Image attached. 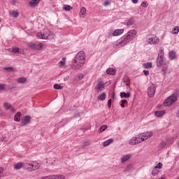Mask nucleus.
Instances as JSON below:
<instances>
[{
	"instance_id": "aec40b11",
	"label": "nucleus",
	"mask_w": 179,
	"mask_h": 179,
	"mask_svg": "<svg viewBox=\"0 0 179 179\" xmlns=\"http://www.w3.org/2000/svg\"><path fill=\"white\" fill-rule=\"evenodd\" d=\"M20 117H22V113L17 112L14 117V121L15 122H20Z\"/></svg>"
},
{
	"instance_id": "2eb2a0df",
	"label": "nucleus",
	"mask_w": 179,
	"mask_h": 179,
	"mask_svg": "<svg viewBox=\"0 0 179 179\" xmlns=\"http://www.w3.org/2000/svg\"><path fill=\"white\" fill-rule=\"evenodd\" d=\"M40 3V0H31L29 3V5L31 6L32 8H36L37 5Z\"/></svg>"
},
{
	"instance_id": "3c124183",
	"label": "nucleus",
	"mask_w": 179,
	"mask_h": 179,
	"mask_svg": "<svg viewBox=\"0 0 179 179\" xmlns=\"http://www.w3.org/2000/svg\"><path fill=\"white\" fill-rule=\"evenodd\" d=\"M108 5H110V1H105L103 2V6H108Z\"/></svg>"
},
{
	"instance_id": "f704fd0d",
	"label": "nucleus",
	"mask_w": 179,
	"mask_h": 179,
	"mask_svg": "<svg viewBox=\"0 0 179 179\" xmlns=\"http://www.w3.org/2000/svg\"><path fill=\"white\" fill-rule=\"evenodd\" d=\"M3 107L6 108V110H10V108H12V105L8 102H6L3 103Z\"/></svg>"
},
{
	"instance_id": "680f3d73",
	"label": "nucleus",
	"mask_w": 179,
	"mask_h": 179,
	"mask_svg": "<svg viewBox=\"0 0 179 179\" xmlns=\"http://www.w3.org/2000/svg\"><path fill=\"white\" fill-rule=\"evenodd\" d=\"M113 97H114V93L113 94Z\"/></svg>"
},
{
	"instance_id": "a18cd8bd",
	"label": "nucleus",
	"mask_w": 179,
	"mask_h": 179,
	"mask_svg": "<svg viewBox=\"0 0 179 179\" xmlns=\"http://www.w3.org/2000/svg\"><path fill=\"white\" fill-rule=\"evenodd\" d=\"M142 8H148L149 6V3H148V1H143L141 3Z\"/></svg>"
},
{
	"instance_id": "7c9ffc66",
	"label": "nucleus",
	"mask_w": 179,
	"mask_h": 179,
	"mask_svg": "<svg viewBox=\"0 0 179 179\" xmlns=\"http://www.w3.org/2000/svg\"><path fill=\"white\" fill-rule=\"evenodd\" d=\"M85 13H86V8L82 7L80 11V17H85Z\"/></svg>"
},
{
	"instance_id": "393cba45",
	"label": "nucleus",
	"mask_w": 179,
	"mask_h": 179,
	"mask_svg": "<svg viewBox=\"0 0 179 179\" xmlns=\"http://www.w3.org/2000/svg\"><path fill=\"white\" fill-rule=\"evenodd\" d=\"M169 58L171 61L175 59V58H176V52L174 50H172V51L169 52Z\"/></svg>"
},
{
	"instance_id": "e433bc0d",
	"label": "nucleus",
	"mask_w": 179,
	"mask_h": 179,
	"mask_svg": "<svg viewBox=\"0 0 179 179\" xmlns=\"http://www.w3.org/2000/svg\"><path fill=\"white\" fill-rule=\"evenodd\" d=\"M53 179H65V176L64 175H53Z\"/></svg>"
},
{
	"instance_id": "ea45409f",
	"label": "nucleus",
	"mask_w": 179,
	"mask_h": 179,
	"mask_svg": "<svg viewBox=\"0 0 179 179\" xmlns=\"http://www.w3.org/2000/svg\"><path fill=\"white\" fill-rule=\"evenodd\" d=\"M66 62V58L63 57L62 60L59 62V65H61L62 66H65Z\"/></svg>"
},
{
	"instance_id": "2f4dec72",
	"label": "nucleus",
	"mask_w": 179,
	"mask_h": 179,
	"mask_svg": "<svg viewBox=\"0 0 179 179\" xmlns=\"http://www.w3.org/2000/svg\"><path fill=\"white\" fill-rule=\"evenodd\" d=\"M124 89L127 91L131 90V83H126L123 84Z\"/></svg>"
},
{
	"instance_id": "f3484780",
	"label": "nucleus",
	"mask_w": 179,
	"mask_h": 179,
	"mask_svg": "<svg viewBox=\"0 0 179 179\" xmlns=\"http://www.w3.org/2000/svg\"><path fill=\"white\" fill-rule=\"evenodd\" d=\"M113 142H114V140L113 138H109L103 143V146L104 148H107V146H108L109 145H111Z\"/></svg>"
},
{
	"instance_id": "b1692460",
	"label": "nucleus",
	"mask_w": 179,
	"mask_h": 179,
	"mask_svg": "<svg viewBox=\"0 0 179 179\" xmlns=\"http://www.w3.org/2000/svg\"><path fill=\"white\" fill-rule=\"evenodd\" d=\"M116 70L113 68H108L106 70V73L108 75H115Z\"/></svg>"
},
{
	"instance_id": "09e8293b",
	"label": "nucleus",
	"mask_w": 179,
	"mask_h": 179,
	"mask_svg": "<svg viewBox=\"0 0 179 179\" xmlns=\"http://www.w3.org/2000/svg\"><path fill=\"white\" fill-rule=\"evenodd\" d=\"M6 86V85H5V84H0V91L2 92L3 90H5Z\"/></svg>"
},
{
	"instance_id": "a878e982",
	"label": "nucleus",
	"mask_w": 179,
	"mask_h": 179,
	"mask_svg": "<svg viewBox=\"0 0 179 179\" xmlns=\"http://www.w3.org/2000/svg\"><path fill=\"white\" fill-rule=\"evenodd\" d=\"M106 97H107V94L106 92H103L98 96V100H100V101H104V100H106Z\"/></svg>"
},
{
	"instance_id": "5fc2aeb1",
	"label": "nucleus",
	"mask_w": 179,
	"mask_h": 179,
	"mask_svg": "<svg viewBox=\"0 0 179 179\" xmlns=\"http://www.w3.org/2000/svg\"><path fill=\"white\" fill-rule=\"evenodd\" d=\"M64 81L69 80V76H66V77H64Z\"/></svg>"
},
{
	"instance_id": "4c0bfd02",
	"label": "nucleus",
	"mask_w": 179,
	"mask_h": 179,
	"mask_svg": "<svg viewBox=\"0 0 179 179\" xmlns=\"http://www.w3.org/2000/svg\"><path fill=\"white\" fill-rule=\"evenodd\" d=\"M10 16H12V17H17V16H19V13L13 10L10 13Z\"/></svg>"
},
{
	"instance_id": "e2e57ef3",
	"label": "nucleus",
	"mask_w": 179,
	"mask_h": 179,
	"mask_svg": "<svg viewBox=\"0 0 179 179\" xmlns=\"http://www.w3.org/2000/svg\"><path fill=\"white\" fill-rule=\"evenodd\" d=\"M0 23H1V20H0Z\"/></svg>"
},
{
	"instance_id": "37998d69",
	"label": "nucleus",
	"mask_w": 179,
	"mask_h": 179,
	"mask_svg": "<svg viewBox=\"0 0 179 179\" xmlns=\"http://www.w3.org/2000/svg\"><path fill=\"white\" fill-rule=\"evenodd\" d=\"M54 89H56L57 90H61L62 89V86L59 84H55L53 86Z\"/></svg>"
},
{
	"instance_id": "5701e85b",
	"label": "nucleus",
	"mask_w": 179,
	"mask_h": 179,
	"mask_svg": "<svg viewBox=\"0 0 179 179\" xmlns=\"http://www.w3.org/2000/svg\"><path fill=\"white\" fill-rule=\"evenodd\" d=\"M17 82L20 84L26 83V82H27V78H26L25 77H20L17 78Z\"/></svg>"
},
{
	"instance_id": "864d4df0",
	"label": "nucleus",
	"mask_w": 179,
	"mask_h": 179,
	"mask_svg": "<svg viewBox=\"0 0 179 179\" xmlns=\"http://www.w3.org/2000/svg\"><path fill=\"white\" fill-rule=\"evenodd\" d=\"M108 108H111V99L108 101Z\"/></svg>"
},
{
	"instance_id": "79ce46f5",
	"label": "nucleus",
	"mask_w": 179,
	"mask_h": 179,
	"mask_svg": "<svg viewBox=\"0 0 179 179\" xmlns=\"http://www.w3.org/2000/svg\"><path fill=\"white\" fill-rule=\"evenodd\" d=\"M152 176H157L159 174V170H157V169H156L155 167L152 169Z\"/></svg>"
},
{
	"instance_id": "cd10ccee",
	"label": "nucleus",
	"mask_w": 179,
	"mask_h": 179,
	"mask_svg": "<svg viewBox=\"0 0 179 179\" xmlns=\"http://www.w3.org/2000/svg\"><path fill=\"white\" fill-rule=\"evenodd\" d=\"M107 128H108V126H107V124H103L99 127L98 132L99 134H101V132H104V131L107 129Z\"/></svg>"
},
{
	"instance_id": "6ab92c4d",
	"label": "nucleus",
	"mask_w": 179,
	"mask_h": 179,
	"mask_svg": "<svg viewBox=\"0 0 179 179\" xmlns=\"http://www.w3.org/2000/svg\"><path fill=\"white\" fill-rule=\"evenodd\" d=\"M120 97L121 99H129L131 97V93L130 92H121L120 93Z\"/></svg>"
},
{
	"instance_id": "f257e3e1",
	"label": "nucleus",
	"mask_w": 179,
	"mask_h": 179,
	"mask_svg": "<svg viewBox=\"0 0 179 179\" xmlns=\"http://www.w3.org/2000/svg\"><path fill=\"white\" fill-rule=\"evenodd\" d=\"M85 62H86V53H85V52L83 51H80L77 53L76 57L73 58L71 64V68L73 71H78L85 65Z\"/></svg>"
},
{
	"instance_id": "dca6fc26",
	"label": "nucleus",
	"mask_w": 179,
	"mask_h": 179,
	"mask_svg": "<svg viewBox=\"0 0 179 179\" xmlns=\"http://www.w3.org/2000/svg\"><path fill=\"white\" fill-rule=\"evenodd\" d=\"M37 37H38V38H41L42 40H48V36L41 32L37 34Z\"/></svg>"
},
{
	"instance_id": "72a5a7b5",
	"label": "nucleus",
	"mask_w": 179,
	"mask_h": 179,
	"mask_svg": "<svg viewBox=\"0 0 179 179\" xmlns=\"http://www.w3.org/2000/svg\"><path fill=\"white\" fill-rule=\"evenodd\" d=\"M3 70L6 71V72H13V66H6L3 68Z\"/></svg>"
},
{
	"instance_id": "4468645a",
	"label": "nucleus",
	"mask_w": 179,
	"mask_h": 179,
	"mask_svg": "<svg viewBox=\"0 0 179 179\" xmlns=\"http://www.w3.org/2000/svg\"><path fill=\"white\" fill-rule=\"evenodd\" d=\"M31 118L30 117V115H26L24 118V120L21 122L22 127H26L27 124L30 123Z\"/></svg>"
},
{
	"instance_id": "473e14b6",
	"label": "nucleus",
	"mask_w": 179,
	"mask_h": 179,
	"mask_svg": "<svg viewBox=\"0 0 179 179\" xmlns=\"http://www.w3.org/2000/svg\"><path fill=\"white\" fill-rule=\"evenodd\" d=\"M63 9L64 10H66L67 12H69V10H72V7H71V6L69 5H64L63 6Z\"/></svg>"
},
{
	"instance_id": "603ef678",
	"label": "nucleus",
	"mask_w": 179,
	"mask_h": 179,
	"mask_svg": "<svg viewBox=\"0 0 179 179\" xmlns=\"http://www.w3.org/2000/svg\"><path fill=\"white\" fill-rule=\"evenodd\" d=\"M143 72L144 75H145V76H149V71H148V70H143Z\"/></svg>"
},
{
	"instance_id": "49530a36",
	"label": "nucleus",
	"mask_w": 179,
	"mask_h": 179,
	"mask_svg": "<svg viewBox=\"0 0 179 179\" xmlns=\"http://www.w3.org/2000/svg\"><path fill=\"white\" fill-rule=\"evenodd\" d=\"M163 167V164L159 162L157 166H155V169H162Z\"/></svg>"
},
{
	"instance_id": "c756f323",
	"label": "nucleus",
	"mask_w": 179,
	"mask_h": 179,
	"mask_svg": "<svg viewBox=\"0 0 179 179\" xmlns=\"http://www.w3.org/2000/svg\"><path fill=\"white\" fill-rule=\"evenodd\" d=\"M143 68H145V69H149L150 68H152V66H153V64H152V62H147L143 64Z\"/></svg>"
},
{
	"instance_id": "052dcab7",
	"label": "nucleus",
	"mask_w": 179,
	"mask_h": 179,
	"mask_svg": "<svg viewBox=\"0 0 179 179\" xmlns=\"http://www.w3.org/2000/svg\"><path fill=\"white\" fill-rule=\"evenodd\" d=\"M78 79H83V75L80 76Z\"/></svg>"
},
{
	"instance_id": "58836bf2",
	"label": "nucleus",
	"mask_w": 179,
	"mask_h": 179,
	"mask_svg": "<svg viewBox=\"0 0 179 179\" xmlns=\"http://www.w3.org/2000/svg\"><path fill=\"white\" fill-rule=\"evenodd\" d=\"M178 32H179V27L176 26L173 29L172 33L173 34H178Z\"/></svg>"
},
{
	"instance_id": "c9c22d12",
	"label": "nucleus",
	"mask_w": 179,
	"mask_h": 179,
	"mask_svg": "<svg viewBox=\"0 0 179 179\" xmlns=\"http://www.w3.org/2000/svg\"><path fill=\"white\" fill-rule=\"evenodd\" d=\"M167 64H165L162 66V72L164 73V75H166V73H167Z\"/></svg>"
},
{
	"instance_id": "4be33fe9",
	"label": "nucleus",
	"mask_w": 179,
	"mask_h": 179,
	"mask_svg": "<svg viewBox=\"0 0 179 179\" xmlns=\"http://www.w3.org/2000/svg\"><path fill=\"white\" fill-rule=\"evenodd\" d=\"M164 114H166V112L164 110H157V111H155V117H163Z\"/></svg>"
},
{
	"instance_id": "4d7b16f0",
	"label": "nucleus",
	"mask_w": 179,
	"mask_h": 179,
	"mask_svg": "<svg viewBox=\"0 0 179 179\" xmlns=\"http://www.w3.org/2000/svg\"><path fill=\"white\" fill-rule=\"evenodd\" d=\"M10 110H11V111H13V113H15L16 110H15V108H12V106H11V108H10Z\"/></svg>"
},
{
	"instance_id": "412c9836",
	"label": "nucleus",
	"mask_w": 179,
	"mask_h": 179,
	"mask_svg": "<svg viewBox=\"0 0 179 179\" xmlns=\"http://www.w3.org/2000/svg\"><path fill=\"white\" fill-rule=\"evenodd\" d=\"M131 159V155H125L121 158V163H125V162H128Z\"/></svg>"
},
{
	"instance_id": "a19ab883",
	"label": "nucleus",
	"mask_w": 179,
	"mask_h": 179,
	"mask_svg": "<svg viewBox=\"0 0 179 179\" xmlns=\"http://www.w3.org/2000/svg\"><path fill=\"white\" fill-rule=\"evenodd\" d=\"M122 82H123V84H124V83H131V82L129 81V76H124V77L123 78V79H122Z\"/></svg>"
},
{
	"instance_id": "9b49d317",
	"label": "nucleus",
	"mask_w": 179,
	"mask_h": 179,
	"mask_svg": "<svg viewBox=\"0 0 179 179\" xmlns=\"http://www.w3.org/2000/svg\"><path fill=\"white\" fill-rule=\"evenodd\" d=\"M159 42L160 39H159L156 36H150L148 40V43H149V44H159Z\"/></svg>"
},
{
	"instance_id": "7ed1b4c3",
	"label": "nucleus",
	"mask_w": 179,
	"mask_h": 179,
	"mask_svg": "<svg viewBox=\"0 0 179 179\" xmlns=\"http://www.w3.org/2000/svg\"><path fill=\"white\" fill-rule=\"evenodd\" d=\"M127 44H129L135 37H136V31L131 29L124 36H122Z\"/></svg>"
},
{
	"instance_id": "0eeeda50",
	"label": "nucleus",
	"mask_w": 179,
	"mask_h": 179,
	"mask_svg": "<svg viewBox=\"0 0 179 179\" xmlns=\"http://www.w3.org/2000/svg\"><path fill=\"white\" fill-rule=\"evenodd\" d=\"M152 135H153V132L147 131V132L141 133L138 136L139 137V139H140L141 142L142 143L144 141H146V140L149 139V138H151V136Z\"/></svg>"
},
{
	"instance_id": "bf43d9fd",
	"label": "nucleus",
	"mask_w": 179,
	"mask_h": 179,
	"mask_svg": "<svg viewBox=\"0 0 179 179\" xmlns=\"http://www.w3.org/2000/svg\"><path fill=\"white\" fill-rule=\"evenodd\" d=\"M176 117H177L178 118H179V110H178V112H177V113H176Z\"/></svg>"
},
{
	"instance_id": "f8f14e48",
	"label": "nucleus",
	"mask_w": 179,
	"mask_h": 179,
	"mask_svg": "<svg viewBox=\"0 0 179 179\" xmlns=\"http://www.w3.org/2000/svg\"><path fill=\"white\" fill-rule=\"evenodd\" d=\"M141 138H139V136H137L136 137H133L129 141V144L135 145H138V143H141Z\"/></svg>"
},
{
	"instance_id": "c85d7f7f",
	"label": "nucleus",
	"mask_w": 179,
	"mask_h": 179,
	"mask_svg": "<svg viewBox=\"0 0 179 179\" xmlns=\"http://www.w3.org/2000/svg\"><path fill=\"white\" fill-rule=\"evenodd\" d=\"M22 167H23V163L22 162H18L14 165L15 170H20Z\"/></svg>"
},
{
	"instance_id": "c03bdc74",
	"label": "nucleus",
	"mask_w": 179,
	"mask_h": 179,
	"mask_svg": "<svg viewBox=\"0 0 179 179\" xmlns=\"http://www.w3.org/2000/svg\"><path fill=\"white\" fill-rule=\"evenodd\" d=\"M13 52L14 54H20V50L19 48H13Z\"/></svg>"
},
{
	"instance_id": "de8ad7c7",
	"label": "nucleus",
	"mask_w": 179,
	"mask_h": 179,
	"mask_svg": "<svg viewBox=\"0 0 179 179\" xmlns=\"http://www.w3.org/2000/svg\"><path fill=\"white\" fill-rule=\"evenodd\" d=\"M41 179H53V175H50L48 176H43Z\"/></svg>"
},
{
	"instance_id": "bb28decb",
	"label": "nucleus",
	"mask_w": 179,
	"mask_h": 179,
	"mask_svg": "<svg viewBox=\"0 0 179 179\" xmlns=\"http://www.w3.org/2000/svg\"><path fill=\"white\" fill-rule=\"evenodd\" d=\"M134 23H135V17H131L128 20L127 22V26H132Z\"/></svg>"
},
{
	"instance_id": "8fccbe9b",
	"label": "nucleus",
	"mask_w": 179,
	"mask_h": 179,
	"mask_svg": "<svg viewBox=\"0 0 179 179\" xmlns=\"http://www.w3.org/2000/svg\"><path fill=\"white\" fill-rule=\"evenodd\" d=\"M127 103H128V101L127 100H122V103H121V107L124 108L125 107V105L124 104H127Z\"/></svg>"
},
{
	"instance_id": "20e7f679",
	"label": "nucleus",
	"mask_w": 179,
	"mask_h": 179,
	"mask_svg": "<svg viewBox=\"0 0 179 179\" xmlns=\"http://www.w3.org/2000/svg\"><path fill=\"white\" fill-rule=\"evenodd\" d=\"M28 47L34 51H41L44 48V43L30 42L28 43Z\"/></svg>"
},
{
	"instance_id": "f03ea898",
	"label": "nucleus",
	"mask_w": 179,
	"mask_h": 179,
	"mask_svg": "<svg viewBox=\"0 0 179 179\" xmlns=\"http://www.w3.org/2000/svg\"><path fill=\"white\" fill-rule=\"evenodd\" d=\"M178 100V91H175L173 93L166 98L163 104L165 107H169V106H171V104H174V103L177 102Z\"/></svg>"
},
{
	"instance_id": "6e6d98bb",
	"label": "nucleus",
	"mask_w": 179,
	"mask_h": 179,
	"mask_svg": "<svg viewBox=\"0 0 179 179\" xmlns=\"http://www.w3.org/2000/svg\"><path fill=\"white\" fill-rule=\"evenodd\" d=\"M133 3H138V0H131Z\"/></svg>"
},
{
	"instance_id": "13d9d810",
	"label": "nucleus",
	"mask_w": 179,
	"mask_h": 179,
	"mask_svg": "<svg viewBox=\"0 0 179 179\" xmlns=\"http://www.w3.org/2000/svg\"><path fill=\"white\" fill-rule=\"evenodd\" d=\"M1 173H3V168H0V176Z\"/></svg>"
},
{
	"instance_id": "39448f33",
	"label": "nucleus",
	"mask_w": 179,
	"mask_h": 179,
	"mask_svg": "<svg viewBox=\"0 0 179 179\" xmlns=\"http://www.w3.org/2000/svg\"><path fill=\"white\" fill-rule=\"evenodd\" d=\"M40 169V164L36 161L31 162L27 164V170L28 171H34L37 169Z\"/></svg>"
},
{
	"instance_id": "1a4fd4ad",
	"label": "nucleus",
	"mask_w": 179,
	"mask_h": 179,
	"mask_svg": "<svg viewBox=\"0 0 179 179\" xmlns=\"http://www.w3.org/2000/svg\"><path fill=\"white\" fill-rule=\"evenodd\" d=\"M104 89H106V85H104V83L103 82V80H99L96 86V90L97 91V93L103 92Z\"/></svg>"
},
{
	"instance_id": "a211bd4d",
	"label": "nucleus",
	"mask_w": 179,
	"mask_h": 179,
	"mask_svg": "<svg viewBox=\"0 0 179 179\" xmlns=\"http://www.w3.org/2000/svg\"><path fill=\"white\" fill-rule=\"evenodd\" d=\"M157 57L164 58V48H159Z\"/></svg>"
},
{
	"instance_id": "6e6552de",
	"label": "nucleus",
	"mask_w": 179,
	"mask_h": 179,
	"mask_svg": "<svg viewBox=\"0 0 179 179\" xmlns=\"http://www.w3.org/2000/svg\"><path fill=\"white\" fill-rule=\"evenodd\" d=\"M124 34V29H117L115 30L111 29L108 33L109 37L113 36V37H118V36H121V34Z\"/></svg>"
},
{
	"instance_id": "423d86ee",
	"label": "nucleus",
	"mask_w": 179,
	"mask_h": 179,
	"mask_svg": "<svg viewBox=\"0 0 179 179\" xmlns=\"http://www.w3.org/2000/svg\"><path fill=\"white\" fill-rule=\"evenodd\" d=\"M127 44L128 43L122 36L120 38H119L117 41L114 42L113 48H121V47H124V45H127Z\"/></svg>"
},
{
	"instance_id": "ddd939ff",
	"label": "nucleus",
	"mask_w": 179,
	"mask_h": 179,
	"mask_svg": "<svg viewBox=\"0 0 179 179\" xmlns=\"http://www.w3.org/2000/svg\"><path fill=\"white\" fill-rule=\"evenodd\" d=\"M156 62L157 68H162L163 65H166V63H164V57H157Z\"/></svg>"
},
{
	"instance_id": "9d476101",
	"label": "nucleus",
	"mask_w": 179,
	"mask_h": 179,
	"mask_svg": "<svg viewBox=\"0 0 179 179\" xmlns=\"http://www.w3.org/2000/svg\"><path fill=\"white\" fill-rule=\"evenodd\" d=\"M155 93H156V87H155V85H152L148 89V97H154Z\"/></svg>"
}]
</instances>
